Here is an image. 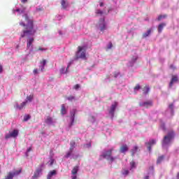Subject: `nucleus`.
<instances>
[{"instance_id":"1","label":"nucleus","mask_w":179,"mask_h":179,"mask_svg":"<svg viewBox=\"0 0 179 179\" xmlns=\"http://www.w3.org/2000/svg\"><path fill=\"white\" fill-rule=\"evenodd\" d=\"M24 17L27 24L24 22H20V25L24 27L22 34L20 35L22 38H24L27 36H34L36 31V30L34 29V20H33V17L30 18L27 14H24Z\"/></svg>"},{"instance_id":"2","label":"nucleus","mask_w":179,"mask_h":179,"mask_svg":"<svg viewBox=\"0 0 179 179\" xmlns=\"http://www.w3.org/2000/svg\"><path fill=\"white\" fill-rule=\"evenodd\" d=\"M113 150L114 148H110L108 150H103L102 155H100L99 160H101V159H106V160L110 163L115 162L117 157H113Z\"/></svg>"},{"instance_id":"3","label":"nucleus","mask_w":179,"mask_h":179,"mask_svg":"<svg viewBox=\"0 0 179 179\" xmlns=\"http://www.w3.org/2000/svg\"><path fill=\"white\" fill-rule=\"evenodd\" d=\"M173 138H174V131H171L168 133L166 136H164V140L162 141L163 149H169V146L171 145V141H173Z\"/></svg>"},{"instance_id":"4","label":"nucleus","mask_w":179,"mask_h":179,"mask_svg":"<svg viewBox=\"0 0 179 179\" xmlns=\"http://www.w3.org/2000/svg\"><path fill=\"white\" fill-rule=\"evenodd\" d=\"M77 59L81 58V59H86V50L84 46H78V51L76 53Z\"/></svg>"},{"instance_id":"5","label":"nucleus","mask_w":179,"mask_h":179,"mask_svg":"<svg viewBox=\"0 0 179 179\" xmlns=\"http://www.w3.org/2000/svg\"><path fill=\"white\" fill-rule=\"evenodd\" d=\"M165 115L169 118H170V117H173L174 115V104H173V103L169 104V108L165 113Z\"/></svg>"},{"instance_id":"6","label":"nucleus","mask_w":179,"mask_h":179,"mask_svg":"<svg viewBox=\"0 0 179 179\" xmlns=\"http://www.w3.org/2000/svg\"><path fill=\"white\" fill-rule=\"evenodd\" d=\"M98 26L101 31H104L107 29L106 25V20L104 18H101L98 23Z\"/></svg>"},{"instance_id":"7","label":"nucleus","mask_w":179,"mask_h":179,"mask_svg":"<svg viewBox=\"0 0 179 179\" xmlns=\"http://www.w3.org/2000/svg\"><path fill=\"white\" fill-rule=\"evenodd\" d=\"M117 106L118 103L117 102L111 105L110 109L109 110V115L111 116V118H114V113H115V108H117Z\"/></svg>"},{"instance_id":"8","label":"nucleus","mask_w":179,"mask_h":179,"mask_svg":"<svg viewBox=\"0 0 179 179\" xmlns=\"http://www.w3.org/2000/svg\"><path fill=\"white\" fill-rule=\"evenodd\" d=\"M139 106L140 107H145V108H149V107H152V106H153V102H152V101L141 102L139 103Z\"/></svg>"},{"instance_id":"9","label":"nucleus","mask_w":179,"mask_h":179,"mask_svg":"<svg viewBox=\"0 0 179 179\" xmlns=\"http://www.w3.org/2000/svg\"><path fill=\"white\" fill-rule=\"evenodd\" d=\"M156 144V140H150L149 142L145 143V145L147 146L148 151L151 152L152 151V146H154V145Z\"/></svg>"},{"instance_id":"10","label":"nucleus","mask_w":179,"mask_h":179,"mask_svg":"<svg viewBox=\"0 0 179 179\" xmlns=\"http://www.w3.org/2000/svg\"><path fill=\"white\" fill-rule=\"evenodd\" d=\"M27 104V101H25L21 103L20 105L19 103H16L14 107L15 108H16V110H23L26 107Z\"/></svg>"},{"instance_id":"11","label":"nucleus","mask_w":179,"mask_h":179,"mask_svg":"<svg viewBox=\"0 0 179 179\" xmlns=\"http://www.w3.org/2000/svg\"><path fill=\"white\" fill-rule=\"evenodd\" d=\"M76 114V109H73V110L71 112V123L69 124V127H72L73 125V122H75V115Z\"/></svg>"},{"instance_id":"12","label":"nucleus","mask_w":179,"mask_h":179,"mask_svg":"<svg viewBox=\"0 0 179 179\" xmlns=\"http://www.w3.org/2000/svg\"><path fill=\"white\" fill-rule=\"evenodd\" d=\"M128 150H129V148L128 147V145L127 144L122 145L120 148V153L125 154V153H127V152H128Z\"/></svg>"},{"instance_id":"13","label":"nucleus","mask_w":179,"mask_h":179,"mask_svg":"<svg viewBox=\"0 0 179 179\" xmlns=\"http://www.w3.org/2000/svg\"><path fill=\"white\" fill-rule=\"evenodd\" d=\"M177 82H178V77L177 76H172V78L169 83V87H173V85L177 83Z\"/></svg>"},{"instance_id":"14","label":"nucleus","mask_w":179,"mask_h":179,"mask_svg":"<svg viewBox=\"0 0 179 179\" xmlns=\"http://www.w3.org/2000/svg\"><path fill=\"white\" fill-rule=\"evenodd\" d=\"M33 43H34V38L29 37L27 41V48H30V47H33Z\"/></svg>"},{"instance_id":"15","label":"nucleus","mask_w":179,"mask_h":179,"mask_svg":"<svg viewBox=\"0 0 179 179\" xmlns=\"http://www.w3.org/2000/svg\"><path fill=\"white\" fill-rule=\"evenodd\" d=\"M166 23L162 22L158 25V33H162L163 31V29L166 27Z\"/></svg>"},{"instance_id":"16","label":"nucleus","mask_w":179,"mask_h":179,"mask_svg":"<svg viewBox=\"0 0 179 179\" xmlns=\"http://www.w3.org/2000/svg\"><path fill=\"white\" fill-rule=\"evenodd\" d=\"M45 64H47V60L43 59L42 61L40 62V69L41 72L44 71V67L45 66Z\"/></svg>"},{"instance_id":"17","label":"nucleus","mask_w":179,"mask_h":179,"mask_svg":"<svg viewBox=\"0 0 179 179\" xmlns=\"http://www.w3.org/2000/svg\"><path fill=\"white\" fill-rule=\"evenodd\" d=\"M52 176H57V171L52 170V171H50L47 176V179L52 178Z\"/></svg>"},{"instance_id":"18","label":"nucleus","mask_w":179,"mask_h":179,"mask_svg":"<svg viewBox=\"0 0 179 179\" xmlns=\"http://www.w3.org/2000/svg\"><path fill=\"white\" fill-rule=\"evenodd\" d=\"M10 134H11L12 138H17L19 131L17 129H14L12 132H10Z\"/></svg>"},{"instance_id":"19","label":"nucleus","mask_w":179,"mask_h":179,"mask_svg":"<svg viewBox=\"0 0 179 179\" xmlns=\"http://www.w3.org/2000/svg\"><path fill=\"white\" fill-rule=\"evenodd\" d=\"M45 124H47L48 125H51V124H52L53 121H52V117L48 116L46 120H45Z\"/></svg>"},{"instance_id":"20","label":"nucleus","mask_w":179,"mask_h":179,"mask_svg":"<svg viewBox=\"0 0 179 179\" xmlns=\"http://www.w3.org/2000/svg\"><path fill=\"white\" fill-rule=\"evenodd\" d=\"M41 173V169H37L33 176V178H38L40 177V173Z\"/></svg>"},{"instance_id":"21","label":"nucleus","mask_w":179,"mask_h":179,"mask_svg":"<svg viewBox=\"0 0 179 179\" xmlns=\"http://www.w3.org/2000/svg\"><path fill=\"white\" fill-rule=\"evenodd\" d=\"M76 146V143L74 141H71L70 142V150L71 152H73V149H75Z\"/></svg>"},{"instance_id":"22","label":"nucleus","mask_w":179,"mask_h":179,"mask_svg":"<svg viewBox=\"0 0 179 179\" xmlns=\"http://www.w3.org/2000/svg\"><path fill=\"white\" fill-rule=\"evenodd\" d=\"M78 171H79V166H74L71 171V174H73V176H75L76 174H78Z\"/></svg>"},{"instance_id":"23","label":"nucleus","mask_w":179,"mask_h":179,"mask_svg":"<svg viewBox=\"0 0 179 179\" xmlns=\"http://www.w3.org/2000/svg\"><path fill=\"white\" fill-rule=\"evenodd\" d=\"M149 92H150V88L148 87V85H145L143 88V93L144 94H148V93H149Z\"/></svg>"},{"instance_id":"24","label":"nucleus","mask_w":179,"mask_h":179,"mask_svg":"<svg viewBox=\"0 0 179 179\" xmlns=\"http://www.w3.org/2000/svg\"><path fill=\"white\" fill-rule=\"evenodd\" d=\"M60 113L62 115H65V114H66V108H65V104L62 105Z\"/></svg>"},{"instance_id":"25","label":"nucleus","mask_w":179,"mask_h":179,"mask_svg":"<svg viewBox=\"0 0 179 179\" xmlns=\"http://www.w3.org/2000/svg\"><path fill=\"white\" fill-rule=\"evenodd\" d=\"M152 33V29H150L147 31V32L143 34V38H146L149 35Z\"/></svg>"},{"instance_id":"26","label":"nucleus","mask_w":179,"mask_h":179,"mask_svg":"<svg viewBox=\"0 0 179 179\" xmlns=\"http://www.w3.org/2000/svg\"><path fill=\"white\" fill-rule=\"evenodd\" d=\"M61 5L63 9H66L67 6H69V3L65 1V0H62Z\"/></svg>"},{"instance_id":"27","label":"nucleus","mask_w":179,"mask_h":179,"mask_svg":"<svg viewBox=\"0 0 179 179\" xmlns=\"http://www.w3.org/2000/svg\"><path fill=\"white\" fill-rule=\"evenodd\" d=\"M69 66L70 65L69 64L66 70H65V67H62V69H60V73H66V72H68V69H69Z\"/></svg>"},{"instance_id":"28","label":"nucleus","mask_w":179,"mask_h":179,"mask_svg":"<svg viewBox=\"0 0 179 179\" xmlns=\"http://www.w3.org/2000/svg\"><path fill=\"white\" fill-rule=\"evenodd\" d=\"M166 17H167V15H161L158 16L157 20H164V19H166Z\"/></svg>"},{"instance_id":"29","label":"nucleus","mask_w":179,"mask_h":179,"mask_svg":"<svg viewBox=\"0 0 179 179\" xmlns=\"http://www.w3.org/2000/svg\"><path fill=\"white\" fill-rule=\"evenodd\" d=\"M138 146H134V148L131 150V155L132 156H134L135 155V153H136L138 152Z\"/></svg>"},{"instance_id":"30","label":"nucleus","mask_w":179,"mask_h":179,"mask_svg":"<svg viewBox=\"0 0 179 179\" xmlns=\"http://www.w3.org/2000/svg\"><path fill=\"white\" fill-rule=\"evenodd\" d=\"M164 160V155H162L160 157H158V159H157V164H160L162 163L163 161Z\"/></svg>"},{"instance_id":"31","label":"nucleus","mask_w":179,"mask_h":179,"mask_svg":"<svg viewBox=\"0 0 179 179\" xmlns=\"http://www.w3.org/2000/svg\"><path fill=\"white\" fill-rule=\"evenodd\" d=\"M130 170H132L133 169H136V164H135V162L132 161L130 162Z\"/></svg>"},{"instance_id":"32","label":"nucleus","mask_w":179,"mask_h":179,"mask_svg":"<svg viewBox=\"0 0 179 179\" xmlns=\"http://www.w3.org/2000/svg\"><path fill=\"white\" fill-rule=\"evenodd\" d=\"M30 118H31V116H30V115H27L24 116V119L23 121L24 122H26L27 121H29V120H30Z\"/></svg>"},{"instance_id":"33","label":"nucleus","mask_w":179,"mask_h":179,"mask_svg":"<svg viewBox=\"0 0 179 179\" xmlns=\"http://www.w3.org/2000/svg\"><path fill=\"white\" fill-rule=\"evenodd\" d=\"M142 87H141V85L137 84L135 87H134V92H138V90H141Z\"/></svg>"},{"instance_id":"34","label":"nucleus","mask_w":179,"mask_h":179,"mask_svg":"<svg viewBox=\"0 0 179 179\" xmlns=\"http://www.w3.org/2000/svg\"><path fill=\"white\" fill-rule=\"evenodd\" d=\"M72 152H73V151H71V150H70V151H69V152H66V155L64 156V157H65L66 159H68L69 157H71V155H72Z\"/></svg>"},{"instance_id":"35","label":"nucleus","mask_w":179,"mask_h":179,"mask_svg":"<svg viewBox=\"0 0 179 179\" xmlns=\"http://www.w3.org/2000/svg\"><path fill=\"white\" fill-rule=\"evenodd\" d=\"M33 99H34V96L29 95V96H27V101H32Z\"/></svg>"},{"instance_id":"36","label":"nucleus","mask_w":179,"mask_h":179,"mask_svg":"<svg viewBox=\"0 0 179 179\" xmlns=\"http://www.w3.org/2000/svg\"><path fill=\"white\" fill-rule=\"evenodd\" d=\"M122 174L123 176H128V174H129V171L124 169Z\"/></svg>"},{"instance_id":"37","label":"nucleus","mask_w":179,"mask_h":179,"mask_svg":"<svg viewBox=\"0 0 179 179\" xmlns=\"http://www.w3.org/2000/svg\"><path fill=\"white\" fill-rule=\"evenodd\" d=\"M67 100H69V101H72V100H75V96H69L67 97Z\"/></svg>"},{"instance_id":"38","label":"nucleus","mask_w":179,"mask_h":179,"mask_svg":"<svg viewBox=\"0 0 179 179\" xmlns=\"http://www.w3.org/2000/svg\"><path fill=\"white\" fill-rule=\"evenodd\" d=\"M10 138H12V134L10 133L6 134V136H5L6 139H10Z\"/></svg>"},{"instance_id":"39","label":"nucleus","mask_w":179,"mask_h":179,"mask_svg":"<svg viewBox=\"0 0 179 179\" xmlns=\"http://www.w3.org/2000/svg\"><path fill=\"white\" fill-rule=\"evenodd\" d=\"M160 128H161L163 131H166V127L164 126V123L161 124Z\"/></svg>"},{"instance_id":"40","label":"nucleus","mask_w":179,"mask_h":179,"mask_svg":"<svg viewBox=\"0 0 179 179\" xmlns=\"http://www.w3.org/2000/svg\"><path fill=\"white\" fill-rule=\"evenodd\" d=\"M43 10H44V8L43 7L36 8V12H42Z\"/></svg>"},{"instance_id":"41","label":"nucleus","mask_w":179,"mask_h":179,"mask_svg":"<svg viewBox=\"0 0 179 179\" xmlns=\"http://www.w3.org/2000/svg\"><path fill=\"white\" fill-rule=\"evenodd\" d=\"M110 48H113V43L110 42L108 45V50H110Z\"/></svg>"},{"instance_id":"42","label":"nucleus","mask_w":179,"mask_h":179,"mask_svg":"<svg viewBox=\"0 0 179 179\" xmlns=\"http://www.w3.org/2000/svg\"><path fill=\"white\" fill-rule=\"evenodd\" d=\"M79 87H80V85H79V84H76V85H74L73 89H75L76 90H78Z\"/></svg>"},{"instance_id":"43","label":"nucleus","mask_w":179,"mask_h":179,"mask_svg":"<svg viewBox=\"0 0 179 179\" xmlns=\"http://www.w3.org/2000/svg\"><path fill=\"white\" fill-rule=\"evenodd\" d=\"M54 162H55V160L54 159H51L50 161V166H52V164H54Z\"/></svg>"},{"instance_id":"44","label":"nucleus","mask_w":179,"mask_h":179,"mask_svg":"<svg viewBox=\"0 0 179 179\" xmlns=\"http://www.w3.org/2000/svg\"><path fill=\"white\" fill-rule=\"evenodd\" d=\"M138 59V57H134L131 59L132 62H136V60Z\"/></svg>"},{"instance_id":"45","label":"nucleus","mask_w":179,"mask_h":179,"mask_svg":"<svg viewBox=\"0 0 179 179\" xmlns=\"http://www.w3.org/2000/svg\"><path fill=\"white\" fill-rule=\"evenodd\" d=\"M29 152H31V147H29L27 150V156H29V155H27Z\"/></svg>"},{"instance_id":"46","label":"nucleus","mask_w":179,"mask_h":179,"mask_svg":"<svg viewBox=\"0 0 179 179\" xmlns=\"http://www.w3.org/2000/svg\"><path fill=\"white\" fill-rule=\"evenodd\" d=\"M33 73L35 74V75H37V73H38V70L37 69H35L33 71Z\"/></svg>"},{"instance_id":"47","label":"nucleus","mask_w":179,"mask_h":179,"mask_svg":"<svg viewBox=\"0 0 179 179\" xmlns=\"http://www.w3.org/2000/svg\"><path fill=\"white\" fill-rule=\"evenodd\" d=\"M96 13H98L99 15H103V11L98 10Z\"/></svg>"},{"instance_id":"48","label":"nucleus","mask_w":179,"mask_h":179,"mask_svg":"<svg viewBox=\"0 0 179 179\" xmlns=\"http://www.w3.org/2000/svg\"><path fill=\"white\" fill-rule=\"evenodd\" d=\"M3 71V69L2 67V65L0 64V73H2Z\"/></svg>"},{"instance_id":"49","label":"nucleus","mask_w":179,"mask_h":179,"mask_svg":"<svg viewBox=\"0 0 179 179\" xmlns=\"http://www.w3.org/2000/svg\"><path fill=\"white\" fill-rule=\"evenodd\" d=\"M170 69L174 70V69H176V67L173 65H171Z\"/></svg>"},{"instance_id":"50","label":"nucleus","mask_w":179,"mask_h":179,"mask_svg":"<svg viewBox=\"0 0 179 179\" xmlns=\"http://www.w3.org/2000/svg\"><path fill=\"white\" fill-rule=\"evenodd\" d=\"M22 3H26L27 2V0H21Z\"/></svg>"},{"instance_id":"51","label":"nucleus","mask_w":179,"mask_h":179,"mask_svg":"<svg viewBox=\"0 0 179 179\" xmlns=\"http://www.w3.org/2000/svg\"><path fill=\"white\" fill-rule=\"evenodd\" d=\"M76 178H77L76 176H72V179H76Z\"/></svg>"},{"instance_id":"52","label":"nucleus","mask_w":179,"mask_h":179,"mask_svg":"<svg viewBox=\"0 0 179 179\" xmlns=\"http://www.w3.org/2000/svg\"><path fill=\"white\" fill-rule=\"evenodd\" d=\"M144 179H149V176H145Z\"/></svg>"},{"instance_id":"53","label":"nucleus","mask_w":179,"mask_h":179,"mask_svg":"<svg viewBox=\"0 0 179 179\" xmlns=\"http://www.w3.org/2000/svg\"><path fill=\"white\" fill-rule=\"evenodd\" d=\"M15 10H16V12H20V9H17Z\"/></svg>"},{"instance_id":"54","label":"nucleus","mask_w":179,"mask_h":179,"mask_svg":"<svg viewBox=\"0 0 179 179\" xmlns=\"http://www.w3.org/2000/svg\"><path fill=\"white\" fill-rule=\"evenodd\" d=\"M103 6V3L101 2V3H100V6Z\"/></svg>"},{"instance_id":"55","label":"nucleus","mask_w":179,"mask_h":179,"mask_svg":"<svg viewBox=\"0 0 179 179\" xmlns=\"http://www.w3.org/2000/svg\"><path fill=\"white\" fill-rule=\"evenodd\" d=\"M178 179H179V173H178Z\"/></svg>"},{"instance_id":"56","label":"nucleus","mask_w":179,"mask_h":179,"mask_svg":"<svg viewBox=\"0 0 179 179\" xmlns=\"http://www.w3.org/2000/svg\"><path fill=\"white\" fill-rule=\"evenodd\" d=\"M39 50H43V49H41V48H39Z\"/></svg>"},{"instance_id":"57","label":"nucleus","mask_w":179,"mask_h":179,"mask_svg":"<svg viewBox=\"0 0 179 179\" xmlns=\"http://www.w3.org/2000/svg\"><path fill=\"white\" fill-rule=\"evenodd\" d=\"M0 173H1V170H0Z\"/></svg>"}]
</instances>
